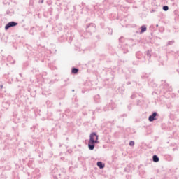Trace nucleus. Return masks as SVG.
Returning a JSON list of instances; mask_svg holds the SVG:
<instances>
[{"instance_id":"obj_1","label":"nucleus","mask_w":179,"mask_h":179,"mask_svg":"<svg viewBox=\"0 0 179 179\" xmlns=\"http://www.w3.org/2000/svg\"><path fill=\"white\" fill-rule=\"evenodd\" d=\"M100 143L99 141V135L96 132L94 131L90 135V140L88 141V148L90 150H94V148H96V145Z\"/></svg>"},{"instance_id":"obj_2","label":"nucleus","mask_w":179,"mask_h":179,"mask_svg":"<svg viewBox=\"0 0 179 179\" xmlns=\"http://www.w3.org/2000/svg\"><path fill=\"white\" fill-rule=\"evenodd\" d=\"M85 33H84V36H87V37H90L92 33L96 32V24L90 23L87 24L85 27Z\"/></svg>"},{"instance_id":"obj_3","label":"nucleus","mask_w":179,"mask_h":179,"mask_svg":"<svg viewBox=\"0 0 179 179\" xmlns=\"http://www.w3.org/2000/svg\"><path fill=\"white\" fill-rule=\"evenodd\" d=\"M161 87L164 88V93H166V92H171V90H173V88H171V87L164 80H162Z\"/></svg>"},{"instance_id":"obj_4","label":"nucleus","mask_w":179,"mask_h":179,"mask_svg":"<svg viewBox=\"0 0 179 179\" xmlns=\"http://www.w3.org/2000/svg\"><path fill=\"white\" fill-rule=\"evenodd\" d=\"M19 23L15 21H11L8 23H7L5 26V30H9L11 27H16Z\"/></svg>"},{"instance_id":"obj_5","label":"nucleus","mask_w":179,"mask_h":179,"mask_svg":"<svg viewBox=\"0 0 179 179\" xmlns=\"http://www.w3.org/2000/svg\"><path fill=\"white\" fill-rule=\"evenodd\" d=\"M159 117V113H157V112H152V114L148 117V121L150 122L156 121V120H157V117Z\"/></svg>"},{"instance_id":"obj_6","label":"nucleus","mask_w":179,"mask_h":179,"mask_svg":"<svg viewBox=\"0 0 179 179\" xmlns=\"http://www.w3.org/2000/svg\"><path fill=\"white\" fill-rule=\"evenodd\" d=\"M118 48L121 49V51L123 54H127L128 52V48H129V45L128 44L121 45V43L118 45Z\"/></svg>"},{"instance_id":"obj_7","label":"nucleus","mask_w":179,"mask_h":179,"mask_svg":"<svg viewBox=\"0 0 179 179\" xmlns=\"http://www.w3.org/2000/svg\"><path fill=\"white\" fill-rule=\"evenodd\" d=\"M96 166L99 167V169H103L104 167H106V164L103 163L101 161H99L96 163Z\"/></svg>"},{"instance_id":"obj_8","label":"nucleus","mask_w":179,"mask_h":179,"mask_svg":"<svg viewBox=\"0 0 179 179\" xmlns=\"http://www.w3.org/2000/svg\"><path fill=\"white\" fill-rule=\"evenodd\" d=\"M160 159L159 158V156H157V155H154L152 156V162H154V163H159Z\"/></svg>"},{"instance_id":"obj_9","label":"nucleus","mask_w":179,"mask_h":179,"mask_svg":"<svg viewBox=\"0 0 179 179\" xmlns=\"http://www.w3.org/2000/svg\"><path fill=\"white\" fill-rule=\"evenodd\" d=\"M139 96L140 97H142L143 95L142 94H138V93H133L132 95L131 96V99H136Z\"/></svg>"},{"instance_id":"obj_10","label":"nucleus","mask_w":179,"mask_h":179,"mask_svg":"<svg viewBox=\"0 0 179 179\" xmlns=\"http://www.w3.org/2000/svg\"><path fill=\"white\" fill-rule=\"evenodd\" d=\"M79 72V69L76 68V67H73L71 69V73H73V75H77V73H78Z\"/></svg>"},{"instance_id":"obj_11","label":"nucleus","mask_w":179,"mask_h":179,"mask_svg":"<svg viewBox=\"0 0 179 179\" xmlns=\"http://www.w3.org/2000/svg\"><path fill=\"white\" fill-rule=\"evenodd\" d=\"M94 100L95 101V103H100L101 100H100V95L99 94H96L94 96Z\"/></svg>"},{"instance_id":"obj_12","label":"nucleus","mask_w":179,"mask_h":179,"mask_svg":"<svg viewBox=\"0 0 179 179\" xmlns=\"http://www.w3.org/2000/svg\"><path fill=\"white\" fill-rule=\"evenodd\" d=\"M146 30H148V28L146 27V25L141 26L140 34H142L145 33V31H146Z\"/></svg>"},{"instance_id":"obj_13","label":"nucleus","mask_w":179,"mask_h":179,"mask_svg":"<svg viewBox=\"0 0 179 179\" xmlns=\"http://www.w3.org/2000/svg\"><path fill=\"white\" fill-rule=\"evenodd\" d=\"M136 57L138 59H141L142 58V52L141 51H138L136 53Z\"/></svg>"},{"instance_id":"obj_14","label":"nucleus","mask_w":179,"mask_h":179,"mask_svg":"<svg viewBox=\"0 0 179 179\" xmlns=\"http://www.w3.org/2000/svg\"><path fill=\"white\" fill-rule=\"evenodd\" d=\"M124 171L126 173H130L131 172V167H129V166H127L126 168H124Z\"/></svg>"},{"instance_id":"obj_15","label":"nucleus","mask_w":179,"mask_h":179,"mask_svg":"<svg viewBox=\"0 0 179 179\" xmlns=\"http://www.w3.org/2000/svg\"><path fill=\"white\" fill-rule=\"evenodd\" d=\"M108 110H110V103L108 105H106V106L103 108V111H108Z\"/></svg>"},{"instance_id":"obj_16","label":"nucleus","mask_w":179,"mask_h":179,"mask_svg":"<svg viewBox=\"0 0 179 179\" xmlns=\"http://www.w3.org/2000/svg\"><path fill=\"white\" fill-rule=\"evenodd\" d=\"M141 78H142L143 79H146L147 78H149V74H148V73L143 74V75L141 76Z\"/></svg>"},{"instance_id":"obj_17","label":"nucleus","mask_w":179,"mask_h":179,"mask_svg":"<svg viewBox=\"0 0 179 179\" xmlns=\"http://www.w3.org/2000/svg\"><path fill=\"white\" fill-rule=\"evenodd\" d=\"M162 9L164 10V12H167V10H169V6H164Z\"/></svg>"},{"instance_id":"obj_18","label":"nucleus","mask_w":179,"mask_h":179,"mask_svg":"<svg viewBox=\"0 0 179 179\" xmlns=\"http://www.w3.org/2000/svg\"><path fill=\"white\" fill-rule=\"evenodd\" d=\"M127 108L129 111H131V110H132V103L127 105Z\"/></svg>"},{"instance_id":"obj_19","label":"nucleus","mask_w":179,"mask_h":179,"mask_svg":"<svg viewBox=\"0 0 179 179\" xmlns=\"http://www.w3.org/2000/svg\"><path fill=\"white\" fill-rule=\"evenodd\" d=\"M108 33L111 36L113 34V29L111 28H108Z\"/></svg>"},{"instance_id":"obj_20","label":"nucleus","mask_w":179,"mask_h":179,"mask_svg":"<svg viewBox=\"0 0 179 179\" xmlns=\"http://www.w3.org/2000/svg\"><path fill=\"white\" fill-rule=\"evenodd\" d=\"M174 44V41H169L168 42V43L166 44V45H173Z\"/></svg>"},{"instance_id":"obj_21","label":"nucleus","mask_w":179,"mask_h":179,"mask_svg":"<svg viewBox=\"0 0 179 179\" xmlns=\"http://www.w3.org/2000/svg\"><path fill=\"white\" fill-rule=\"evenodd\" d=\"M146 55H147V57H148V58H150V57H152V55L150 54V50H148L146 52Z\"/></svg>"},{"instance_id":"obj_22","label":"nucleus","mask_w":179,"mask_h":179,"mask_svg":"<svg viewBox=\"0 0 179 179\" xmlns=\"http://www.w3.org/2000/svg\"><path fill=\"white\" fill-rule=\"evenodd\" d=\"M129 146H135V141H131L129 143Z\"/></svg>"},{"instance_id":"obj_23","label":"nucleus","mask_w":179,"mask_h":179,"mask_svg":"<svg viewBox=\"0 0 179 179\" xmlns=\"http://www.w3.org/2000/svg\"><path fill=\"white\" fill-rule=\"evenodd\" d=\"M148 85H150V86H152V87H156L157 86L156 83H148Z\"/></svg>"},{"instance_id":"obj_24","label":"nucleus","mask_w":179,"mask_h":179,"mask_svg":"<svg viewBox=\"0 0 179 179\" xmlns=\"http://www.w3.org/2000/svg\"><path fill=\"white\" fill-rule=\"evenodd\" d=\"M34 0H30L29 1V6H34Z\"/></svg>"},{"instance_id":"obj_25","label":"nucleus","mask_w":179,"mask_h":179,"mask_svg":"<svg viewBox=\"0 0 179 179\" xmlns=\"http://www.w3.org/2000/svg\"><path fill=\"white\" fill-rule=\"evenodd\" d=\"M6 13V15H12V13L9 10H7Z\"/></svg>"},{"instance_id":"obj_26","label":"nucleus","mask_w":179,"mask_h":179,"mask_svg":"<svg viewBox=\"0 0 179 179\" xmlns=\"http://www.w3.org/2000/svg\"><path fill=\"white\" fill-rule=\"evenodd\" d=\"M124 39V37L121 36L120 38H119V42L120 43H122V40Z\"/></svg>"},{"instance_id":"obj_27","label":"nucleus","mask_w":179,"mask_h":179,"mask_svg":"<svg viewBox=\"0 0 179 179\" xmlns=\"http://www.w3.org/2000/svg\"><path fill=\"white\" fill-rule=\"evenodd\" d=\"M136 106H142L141 105V100H137Z\"/></svg>"},{"instance_id":"obj_28","label":"nucleus","mask_w":179,"mask_h":179,"mask_svg":"<svg viewBox=\"0 0 179 179\" xmlns=\"http://www.w3.org/2000/svg\"><path fill=\"white\" fill-rule=\"evenodd\" d=\"M138 64H139L138 61L133 62V65H138Z\"/></svg>"},{"instance_id":"obj_29","label":"nucleus","mask_w":179,"mask_h":179,"mask_svg":"<svg viewBox=\"0 0 179 179\" xmlns=\"http://www.w3.org/2000/svg\"><path fill=\"white\" fill-rule=\"evenodd\" d=\"M38 3H44V0H39Z\"/></svg>"},{"instance_id":"obj_30","label":"nucleus","mask_w":179,"mask_h":179,"mask_svg":"<svg viewBox=\"0 0 179 179\" xmlns=\"http://www.w3.org/2000/svg\"><path fill=\"white\" fill-rule=\"evenodd\" d=\"M126 178H127V179H131V176L127 175V176H126Z\"/></svg>"},{"instance_id":"obj_31","label":"nucleus","mask_w":179,"mask_h":179,"mask_svg":"<svg viewBox=\"0 0 179 179\" xmlns=\"http://www.w3.org/2000/svg\"><path fill=\"white\" fill-rule=\"evenodd\" d=\"M100 110H101L100 108H96V111H97L99 113L100 111Z\"/></svg>"},{"instance_id":"obj_32","label":"nucleus","mask_w":179,"mask_h":179,"mask_svg":"<svg viewBox=\"0 0 179 179\" xmlns=\"http://www.w3.org/2000/svg\"><path fill=\"white\" fill-rule=\"evenodd\" d=\"M96 37V38H97L98 40H100V36H99V35H97Z\"/></svg>"},{"instance_id":"obj_33","label":"nucleus","mask_w":179,"mask_h":179,"mask_svg":"<svg viewBox=\"0 0 179 179\" xmlns=\"http://www.w3.org/2000/svg\"><path fill=\"white\" fill-rule=\"evenodd\" d=\"M120 117H127V114H123Z\"/></svg>"},{"instance_id":"obj_34","label":"nucleus","mask_w":179,"mask_h":179,"mask_svg":"<svg viewBox=\"0 0 179 179\" xmlns=\"http://www.w3.org/2000/svg\"><path fill=\"white\" fill-rule=\"evenodd\" d=\"M11 58H12V57L8 56V58H7V59H10Z\"/></svg>"},{"instance_id":"obj_35","label":"nucleus","mask_w":179,"mask_h":179,"mask_svg":"<svg viewBox=\"0 0 179 179\" xmlns=\"http://www.w3.org/2000/svg\"><path fill=\"white\" fill-rule=\"evenodd\" d=\"M16 80H17V82H20V80H19V78H16Z\"/></svg>"},{"instance_id":"obj_36","label":"nucleus","mask_w":179,"mask_h":179,"mask_svg":"<svg viewBox=\"0 0 179 179\" xmlns=\"http://www.w3.org/2000/svg\"><path fill=\"white\" fill-rule=\"evenodd\" d=\"M127 85H131V82L130 81L127 82Z\"/></svg>"},{"instance_id":"obj_37","label":"nucleus","mask_w":179,"mask_h":179,"mask_svg":"<svg viewBox=\"0 0 179 179\" xmlns=\"http://www.w3.org/2000/svg\"><path fill=\"white\" fill-rule=\"evenodd\" d=\"M20 76L22 78L23 76V74H22L21 73H20Z\"/></svg>"},{"instance_id":"obj_38","label":"nucleus","mask_w":179,"mask_h":179,"mask_svg":"<svg viewBox=\"0 0 179 179\" xmlns=\"http://www.w3.org/2000/svg\"><path fill=\"white\" fill-rule=\"evenodd\" d=\"M148 62H150V58L148 57Z\"/></svg>"},{"instance_id":"obj_39","label":"nucleus","mask_w":179,"mask_h":179,"mask_svg":"<svg viewBox=\"0 0 179 179\" xmlns=\"http://www.w3.org/2000/svg\"><path fill=\"white\" fill-rule=\"evenodd\" d=\"M3 87V85H0V89H2Z\"/></svg>"},{"instance_id":"obj_40","label":"nucleus","mask_w":179,"mask_h":179,"mask_svg":"<svg viewBox=\"0 0 179 179\" xmlns=\"http://www.w3.org/2000/svg\"><path fill=\"white\" fill-rule=\"evenodd\" d=\"M50 103V101H46V104H48Z\"/></svg>"},{"instance_id":"obj_41","label":"nucleus","mask_w":179,"mask_h":179,"mask_svg":"<svg viewBox=\"0 0 179 179\" xmlns=\"http://www.w3.org/2000/svg\"><path fill=\"white\" fill-rule=\"evenodd\" d=\"M156 27H159V24H157V25H156Z\"/></svg>"},{"instance_id":"obj_42","label":"nucleus","mask_w":179,"mask_h":179,"mask_svg":"<svg viewBox=\"0 0 179 179\" xmlns=\"http://www.w3.org/2000/svg\"><path fill=\"white\" fill-rule=\"evenodd\" d=\"M39 157H41V154H39Z\"/></svg>"},{"instance_id":"obj_43","label":"nucleus","mask_w":179,"mask_h":179,"mask_svg":"<svg viewBox=\"0 0 179 179\" xmlns=\"http://www.w3.org/2000/svg\"><path fill=\"white\" fill-rule=\"evenodd\" d=\"M72 92H75V90H72Z\"/></svg>"},{"instance_id":"obj_44","label":"nucleus","mask_w":179,"mask_h":179,"mask_svg":"<svg viewBox=\"0 0 179 179\" xmlns=\"http://www.w3.org/2000/svg\"><path fill=\"white\" fill-rule=\"evenodd\" d=\"M36 152H38V150H36Z\"/></svg>"},{"instance_id":"obj_45","label":"nucleus","mask_w":179,"mask_h":179,"mask_svg":"<svg viewBox=\"0 0 179 179\" xmlns=\"http://www.w3.org/2000/svg\"><path fill=\"white\" fill-rule=\"evenodd\" d=\"M59 106H61V103H59Z\"/></svg>"},{"instance_id":"obj_46","label":"nucleus","mask_w":179,"mask_h":179,"mask_svg":"<svg viewBox=\"0 0 179 179\" xmlns=\"http://www.w3.org/2000/svg\"><path fill=\"white\" fill-rule=\"evenodd\" d=\"M178 92L179 93V90H178Z\"/></svg>"},{"instance_id":"obj_47","label":"nucleus","mask_w":179,"mask_h":179,"mask_svg":"<svg viewBox=\"0 0 179 179\" xmlns=\"http://www.w3.org/2000/svg\"><path fill=\"white\" fill-rule=\"evenodd\" d=\"M162 64L163 65V63H162Z\"/></svg>"}]
</instances>
